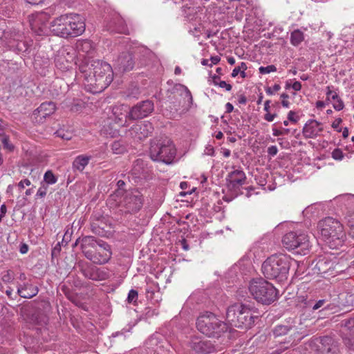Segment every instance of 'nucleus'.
<instances>
[{"label": "nucleus", "instance_id": "1", "mask_svg": "<svg viewBox=\"0 0 354 354\" xmlns=\"http://www.w3.org/2000/svg\"><path fill=\"white\" fill-rule=\"evenodd\" d=\"M80 71L83 74L86 84L93 92H101L107 88L113 79L111 65L95 59L81 64Z\"/></svg>", "mask_w": 354, "mask_h": 354}, {"label": "nucleus", "instance_id": "2", "mask_svg": "<svg viewBox=\"0 0 354 354\" xmlns=\"http://www.w3.org/2000/svg\"><path fill=\"white\" fill-rule=\"evenodd\" d=\"M49 28L56 36L64 38L77 37L85 31L84 19L75 13L62 15L50 21Z\"/></svg>", "mask_w": 354, "mask_h": 354}, {"label": "nucleus", "instance_id": "3", "mask_svg": "<svg viewBox=\"0 0 354 354\" xmlns=\"http://www.w3.org/2000/svg\"><path fill=\"white\" fill-rule=\"evenodd\" d=\"M81 249L85 257L95 264L107 263L112 255L108 243L92 236L82 238Z\"/></svg>", "mask_w": 354, "mask_h": 354}, {"label": "nucleus", "instance_id": "4", "mask_svg": "<svg viewBox=\"0 0 354 354\" xmlns=\"http://www.w3.org/2000/svg\"><path fill=\"white\" fill-rule=\"evenodd\" d=\"M292 259L286 254H272L262 263L261 270L266 279L283 281L287 279Z\"/></svg>", "mask_w": 354, "mask_h": 354}, {"label": "nucleus", "instance_id": "5", "mask_svg": "<svg viewBox=\"0 0 354 354\" xmlns=\"http://www.w3.org/2000/svg\"><path fill=\"white\" fill-rule=\"evenodd\" d=\"M254 308L242 303H235L230 306L226 310V320L236 328H249L254 323L257 316L254 315Z\"/></svg>", "mask_w": 354, "mask_h": 354}, {"label": "nucleus", "instance_id": "6", "mask_svg": "<svg viewBox=\"0 0 354 354\" xmlns=\"http://www.w3.org/2000/svg\"><path fill=\"white\" fill-rule=\"evenodd\" d=\"M176 155V149L172 140L161 138L151 140L149 156L153 161L162 162L167 165L173 162Z\"/></svg>", "mask_w": 354, "mask_h": 354}, {"label": "nucleus", "instance_id": "7", "mask_svg": "<svg viewBox=\"0 0 354 354\" xmlns=\"http://www.w3.org/2000/svg\"><path fill=\"white\" fill-rule=\"evenodd\" d=\"M196 328L203 334L212 337H220L228 330L227 324L220 320L214 314L206 313L196 320Z\"/></svg>", "mask_w": 354, "mask_h": 354}, {"label": "nucleus", "instance_id": "8", "mask_svg": "<svg viewBox=\"0 0 354 354\" xmlns=\"http://www.w3.org/2000/svg\"><path fill=\"white\" fill-rule=\"evenodd\" d=\"M317 228L322 236L335 246L342 245L345 240V233L343 225L337 220L332 217H326L317 224Z\"/></svg>", "mask_w": 354, "mask_h": 354}, {"label": "nucleus", "instance_id": "9", "mask_svg": "<svg viewBox=\"0 0 354 354\" xmlns=\"http://www.w3.org/2000/svg\"><path fill=\"white\" fill-rule=\"evenodd\" d=\"M248 289L253 298L263 304H270L277 298V289L263 279H252Z\"/></svg>", "mask_w": 354, "mask_h": 354}, {"label": "nucleus", "instance_id": "10", "mask_svg": "<svg viewBox=\"0 0 354 354\" xmlns=\"http://www.w3.org/2000/svg\"><path fill=\"white\" fill-rule=\"evenodd\" d=\"M118 194H112L108 198V203L111 205H118L124 208L126 213L133 214L138 212L143 205L142 194L138 190H134L127 192L123 197V199L119 202H116Z\"/></svg>", "mask_w": 354, "mask_h": 354}, {"label": "nucleus", "instance_id": "11", "mask_svg": "<svg viewBox=\"0 0 354 354\" xmlns=\"http://www.w3.org/2000/svg\"><path fill=\"white\" fill-rule=\"evenodd\" d=\"M283 246L288 250L297 249V253L306 254L310 248L307 234L301 232H290L282 239Z\"/></svg>", "mask_w": 354, "mask_h": 354}, {"label": "nucleus", "instance_id": "12", "mask_svg": "<svg viewBox=\"0 0 354 354\" xmlns=\"http://www.w3.org/2000/svg\"><path fill=\"white\" fill-rule=\"evenodd\" d=\"M75 58L76 52L73 47H62L55 54V66L62 71H69L75 64Z\"/></svg>", "mask_w": 354, "mask_h": 354}, {"label": "nucleus", "instance_id": "13", "mask_svg": "<svg viewBox=\"0 0 354 354\" xmlns=\"http://www.w3.org/2000/svg\"><path fill=\"white\" fill-rule=\"evenodd\" d=\"M153 110V102L151 100H146L138 102L132 106L125 117L132 120H140L149 116Z\"/></svg>", "mask_w": 354, "mask_h": 354}, {"label": "nucleus", "instance_id": "14", "mask_svg": "<svg viewBox=\"0 0 354 354\" xmlns=\"http://www.w3.org/2000/svg\"><path fill=\"white\" fill-rule=\"evenodd\" d=\"M49 15L47 12H35L28 16L30 26L33 32L38 35H44L48 32L47 22Z\"/></svg>", "mask_w": 354, "mask_h": 354}, {"label": "nucleus", "instance_id": "15", "mask_svg": "<svg viewBox=\"0 0 354 354\" xmlns=\"http://www.w3.org/2000/svg\"><path fill=\"white\" fill-rule=\"evenodd\" d=\"M226 181L227 188L237 196L239 194L240 187L245 183L246 176L241 169H236L227 174Z\"/></svg>", "mask_w": 354, "mask_h": 354}, {"label": "nucleus", "instance_id": "16", "mask_svg": "<svg viewBox=\"0 0 354 354\" xmlns=\"http://www.w3.org/2000/svg\"><path fill=\"white\" fill-rule=\"evenodd\" d=\"M190 348L198 354H209L215 351L214 344L201 337H193L189 342Z\"/></svg>", "mask_w": 354, "mask_h": 354}, {"label": "nucleus", "instance_id": "17", "mask_svg": "<svg viewBox=\"0 0 354 354\" xmlns=\"http://www.w3.org/2000/svg\"><path fill=\"white\" fill-rule=\"evenodd\" d=\"M153 131V125L151 122H143L134 124L129 129V135L131 138L142 140L149 136Z\"/></svg>", "mask_w": 354, "mask_h": 354}, {"label": "nucleus", "instance_id": "18", "mask_svg": "<svg viewBox=\"0 0 354 354\" xmlns=\"http://www.w3.org/2000/svg\"><path fill=\"white\" fill-rule=\"evenodd\" d=\"M79 266L82 274L87 279L93 281H102L106 279V272L87 263H80Z\"/></svg>", "mask_w": 354, "mask_h": 354}, {"label": "nucleus", "instance_id": "19", "mask_svg": "<svg viewBox=\"0 0 354 354\" xmlns=\"http://www.w3.org/2000/svg\"><path fill=\"white\" fill-rule=\"evenodd\" d=\"M324 127L322 122L315 120H308L304 124L302 133L306 138L314 139L323 131Z\"/></svg>", "mask_w": 354, "mask_h": 354}, {"label": "nucleus", "instance_id": "20", "mask_svg": "<svg viewBox=\"0 0 354 354\" xmlns=\"http://www.w3.org/2000/svg\"><path fill=\"white\" fill-rule=\"evenodd\" d=\"M114 66L122 73L132 70L135 66V62L131 53L125 52L120 54L115 60Z\"/></svg>", "mask_w": 354, "mask_h": 354}, {"label": "nucleus", "instance_id": "21", "mask_svg": "<svg viewBox=\"0 0 354 354\" xmlns=\"http://www.w3.org/2000/svg\"><path fill=\"white\" fill-rule=\"evenodd\" d=\"M17 294L24 299H31L39 292V288L34 285L32 280L26 283H17Z\"/></svg>", "mask_w": 354, "mask_h": 354}, {"label": "nucleus", "instance_id": "22", "mask_svg": "<svg viewBox=\"0 0 354 354\" xmlns=\"http://www.w3.org/2000/svg\"><path fill=\"white\" fill-rule=\"evenodd\" d=\"M344 344L351 350H354V319L345 320L342 324Z\"/></svg>", "mask_w": 354, "mask_h": 354}, {"label": "nucleus", "instance_id": "23", "mask_svg": "<svg viewBox=\"0 0 354 354\" xmlns=\"http://www.w3.org/2000/svg\"><path fill=\"white\" fill-rule=\"evenodd\" d=\"M319 350L322 354H338L339 346L337 342L331 337L324 336L320 339Z\"/></svg>", "mask_w": 354, "mask_h": 354}, {"label": "nucleus", "instance_id": "24", "mask_svg": "<svg viewBox=\"0 0 354 354\" xmlns=\"http://www.w3.org/2000/svg\"><path fill=\"white\" fill-rule=\"evenodd\" d=\"M55 109V104L53 102H45L34 111L33 115L37 120L41 122L42 119L53 114Z\"/></svg>", "mask_w": 354, "mask_h": 354}, {"label": "nucleus", "instance_id": "25", "mask_svg": "<svg viewBox=\"0 0 354 354\" xmlns=\"http://www.w3.org/2000/svg\"><path fill=\"white\" fill-rule=\"evenodd\" d=\"M107 29L111 32L124 34L127 32V29L124 25V21L118 15H115L113 20L109 22L107 25Z\"/></svg>", "mask_w": 354, "mask_h": 354}, {"label": "nucleus", "instance_id": "26", "mask_svg": "<svg viewBox=\"0 0 354 354\" xmlns=\"http://www.w3.org/2000/svg\"><path fill=\"white\" fill-rule=\"evenodd\" d=\"M91 156L85 154L77 156L73 160L72 167L73 171H82L88 165Z\"/></svg>", "mask_w": 354, "mask_h": 354}, {"label": "nucleus", "instance_id": "27", "mask_svg": "<svg viewBox=\"0 0 354 354\" xmlns=\"http://www.w3.org/2000/svg\"><path fill=\"white\" fill-rule=\"evenodd\" d=\"M333 263L330 261H328L326 259H322L318 261V262L315 265V269L317 270L319 274H332L331 270L334 268L333 267Z\"/></svg>", "mask_w": 354, "mask_h": 354}, {"label": "nucleus", "instance_id": "28", "mask_svg": "<svg viewBox=\"0 0 354 354\" xmlns=\"http://www.w3.org/2000/svg\"><path fill=\"white\" fill-rule=\"evenodd\" d=\"M295 326L292 325L279 324L272 329L274 337H279L286 335L290 330H295Z\"/></svg>", "mask_w": 354, "mask_h": 354}, {"label": "nucleus", "instance_id": "29", "mask_svg": "<svg viewBox=\"0 0 354 354\" xmlns=\"http://www.w3.org/2000/svg\"><path fill=\"white\" fill-rule=\"evenodd\" d=\"M337 200L346 209H352L354 206V195L353 194H344L339 196L337 197Z\"/></svg>", "mask_w": 354, "mask_h": 354}, {"label": "nucleus", "instance_id": "30", "mask_svg": "<svg viewBox=\"0 0 354 354\" xmlns=\"http://www.w3.org/2000/svg\"><path fill=\"white\" fill-rule=\"evenodd\" d=\"M304 39L303 32L299 30H295L291 32L290 35V42L291 44L297 46L299 45Z\"/></svg>", "mask_w": 354, "mask_h": 354}, {"label": "nucleus", "instance_id": "31", "mask_svg": "<svg viewBox=\"0 0 354 354\" xmlns=\"http://www.w3.org/2000/svg\"><path fill=\"white\" fill-rule=\"evenodd\" d=\"M12 47L17 53H27L30 48V44L26 41L19 40L15 41Z\"/></svg>", "mask_w": 354, "mask_h": 354}, {"label": "nucleus", "instance_id": "32", "mask_svg": "<svg viewBox=\"0 0 354 354\" xmlns=\"http://www.w3.org/2000/svg\"><path fill=\"white\" fill-rule=\"evenodd\" d=\"M174 89L180 93L181 95L188 99L189 103H192L193 98L190 91L188 88L183 84H177L174 86Z\"/></svg>", "mask_w": 354, "mask_h": 354}, {"label": "nucleus", "instance_id": "33", "mask_svg": "<svg viewBox=\"0 0 354 354\" xmlns=\"http://www.w3.org/2000/svg\"><path fill=\"white\" fill-rule=\"evenodd\" d=\"M57 181V177L53 174L51 170H48L44 175V179L41 181L45 183L46 185L55 184Z\"/></svg>", "mask_w": 354, "mask_h": 354}, {"label": "nucleus", "instance_id": "34", "mask_svg": "<svg viewBox=\"0 0 354 354\" xmlns=\"http://www.w3.org/2000/svg\"><path fill=\"white\" fill-rule=\"evenodd\" d=\"M183 15L188 20H192L194 18V15L196 13V10L194 8L184 6L182 7Z\"/></svg>", "mask_w": 354, "mask_h": 354}, {"label": "nucleus", "instance_id": "35", "mask_svg": "<svg viewBox=\"0 0 354 354\" xmlns=\"http://www.w3.org/2000/svg\"><path fill=\"white\" fill-rule=\"evenodd\" d=\"M77 48L80 52L88 53L92 49V45L89 41L84 40L77 43Z\"/></svg>", "mask_w": 354, "mask_h": 354}, {"label": "nucleus", "instance_id": "36", "mask_svg": "<svg viewBox=\"0 0 354 354\" xmlns=\"http://www.w3.org/2000/svg\"><path fill=\"white\" fill-rule=\"evenodd\" d=\"M111 149L114 153L120 154L125 151V147L120 141H115L111 145Z\"/></svg>", "mask_w": 354, "mask_h": 354}, {"label": "nucleus", "instance_id": "37", "mask_svg": "<svg viewBox=\"0 0 354 354\" xmlns=\"http://www.w3.org/2000/svg\"><path fill=\"white\" fill-rule=\"evenodd\" d=\"M1 142L3 144V148L7 149L8 151L12 152L15 149V146L12 145L10 141L9 136H6L4 138H2L1 140H0Z\"/></svg>", "mask_w": 354, "mask_h": 354}, {"label": "nucleus", "instance_id": "38", "mask_svg": "<svg viewBox=\"0 0 354 354\" xmlns=\"http://www.w3.org/2000/svg\"><path fill=\"white\" fill-rule=\"evenodd\" d=\"M259 71L260 74H268L272 72L277 71V67L274 65H268L267 66H260L259 68Z\"/></svg>", "mask_w": 354, "mask_h": 354}, {"label": "nucleus", "instance_id": "39", "mask_svg": "<svg viewBox=\"0 0 354 354\" xmlns=\"http://www.w3.org/2000/svg\"><path fill=\"white\" fill-rule=\"evenodd\" d=\"M48 186L45 183L41 182L40 187L38 189L36 196L38 198H44L46 196Z\"/></svg>", "mask_w": 354, "mask_h": 354}, {"label": "nucleus", "instance_id": "40", "mask_svg": "<svg viewBox=\"0 0 354 354\" xmlns=\"http://www.w3.org/2000/svg\"><path fill=\"white\" fill-rule=\"evenodd\" d=\"M1 279L5 283H12L14 280L13 272L8 270L2 274Z\"/></svg>", "mask_w": 354, "mask_h": 354}, {"label": "nucleus", "instance_id": "41", "mask_svg": "<svg viewBox=\"0 0 354 354\" xmlns=\"http://www.w3.org/2000/svg\"><path fill=\"white\" fill-rule=\"evenodd\" d=\"M138 297V291L133 289H131L129 293L127 298V301L129 304H132L136 302Z\"/></svg>", "mask_w": 354, "mask_h": 354}, {"label": "nucleus", "instance_id": "42", "mask_svg": "<svg viewBox=\"0 0 354 354\" xmlns=\"http://www.w3.org/2000/svg\"><path fill=\"white\" fill-rule=\"evenodd\" d=\"M248 67L245 62H241L238 66L235 67L232 73V77H235L242 71L247 70Z\"/></svg>", "mask_w": 354, "mask_h": 354}, {"label": "nucleus", "instance_id": "43", "mask_svg": "<svg viewBox=\"0 0 354 354\" xmlns=\"http://www.w3.org/2000/svg\"><path fill=\"white\" fill-rule=\"evenodd\" d=\"M55 134L56 135V136L61 138L62 139L66 140H69L72 138L71 133H68V132H64V131L62 130V129L57 130L55 133Z\"/></svg>", "mask_w": 354, "mask_h": 354}, {"label": "nucleus", "instance_id": "44", "mask_svg": "<svg viewBox=\"0 0 354 354\" xmlns=\"http://www.w3.org/2000/svg\"><path fill=\"white\" fill-rule=\"evenodd\" d=\"M332 158L336 160H342L344 158V153L340 149H335L332 152Z\"/></svg>", "mask_w": 354, "mask_h": 354}, {"label": "nucleus", "instance_id": "45", "mask_svg": "<svg viewBox=\"0 0 354 354\" xmlns=\"http://www.w3.org/2000/svg\"><path fill=\"white\" fill-rule=\"evenodd\" d=\"M339 97L338 94L336 92H333L330 90V86L327 87V91H326V99L328 101L335 100Z\"/></svg>", "mask_w": 354, "mask_h": 354}, {"label": "nucleus", "instance_id": "46", "mask_svg": "<svg viewBox=\"0 0 354 354\" xmlns=\"http://www.w3.org/2000/svg\"><path fill=\"white\" fill-rule=\"evenodd\" d=\"M142 165V161L140 160H137L134 162L133 168L132 169L133 174L135 175H138L140 173V170L142 169L141 165Z\"/></svg>", "mask_w": 354, "mask_h": 354}, {"label": "nucleus", "instance_id": "47", "mask_svg": "<svg viewBox=\"0 0 354 354\" xmlns=\"http://www.w3.org/2000/svg\"><path fill=\"white\" fill-rule=\"evenodd\" d=\"M334 101L335 102H334L333 106V108L336 111H341L344 109V102L339 97H338L337 100H335Z\"/></svg>", "mask_w": 354, "mask_h": 354}, {"label": "nucleus", "instance_id": "48", "mask_svg": "<svg viewBox=\"0 0 354 354\" xmlns=\"http://www.w3.org/2000/svg\"><path fill=\"white\" fill-rule=\"evenodd\" d=\"M281 89V86L279 84H274L272 87H267L266 88V92L268 95H273L275 92L279 91Z\"/></svg>", "mask_w": 354, "mask_h": 354}, {"label": "nucleus", "instance_id": "49", "mask_svg": "<svg viewBox=\"0 0 354 354\" xmlns=\"http://www.w3.org/2000/svg\"><path fill=\"white\" fill-rule=\"evenodd\" d=\"M157 313H156L155 310L151 309L150 308H146L143 313V316L145 317V318L148 319V318L153 317V315H155Z\"/></svg>", "mask_w": 354, "mask_h": 354}, {"label": "nucleus", "instance_id": "50", "mask_svg": "<svg viewBox=\"0 0 354 354\" xmlns=\"http://www.w3.org/2000/svg\"><path fill=\"white\" fill-rule=\"evenodd\" d=\"M30 185H31V182L30 181V180L25 178L18 183L17 187H18L19 191L21 192L22 189H24L25 186H29Z\"/></svg>", "mask_w": 354, "mask_h": 354}, {"label": "nucleus", "instance_id": "51", "mask_svg": "<svg viewBox=\"0 0 354 354\" xmlns=\"http://www.w3.org/2000/svg\"><path fill=\"white\" fill-rule=\"evenodd\" d=\"M295 115V112L290 111L288 113V120L292 123H297L299 120V117Z\"/></svg>", "mask_w": 354, "mask_h": 354}, {"label": "nucleus", "instance_id": "52", "mask_svg": "<svg viewBox=\"0 0 354 354\" xmlns=\"http://www.w3.org/2000/svg\"><path fill=\"white\" fill-rule=\"evenodd\" d=\"M281 98H282L281 104L285 108H289L290 106V102L287 100L288 98H289V95L287 93H282L281 95Z\"/></svg>", "mask_w": 354, "mask_h": 354}, {"label": "nucleus", "instance_id": "53", "mask_svg": "<svg viewBox=\"0 0 354 354\" xmlns=\"http://www.w3.org/2000/svg\"><path fill=\"white\" fill-rule=\"evenodd\" d=\"M345 220L346 221L348 225L354 229V214L345 216Z\"/></svg>", "mask_w": 354, "mask_h": 354}, {"label": "nucleus", "instance_id": "54", "mask_svg": "<svg viewBox=\"0 0 354 354\" xmlns=\"http://www.w3.org/2000/svg\"><path fill=\"white\" fill-rule=\"evenodd\" d=\"M326 303V300L325 299H320L317 301L315 302V304L312 306V309L313 310H317L318 309H319L320 308L323 307L324 305Z\"/></svg>", "mask_w": 354, "mask_h": 354}, {"label": "nucleus", "instance_id": "55", "mask_svg": "<svg viewBox=\"0 0 354 354\" xmlns=\"http://www.w3.org/2000/svg\"><path fill=\"white\" fill-rule=\"evenodd\" d=\"M278 152V149L276 146L272 145L268 148V153L271 156H274Z\"/></svg>", "mask_w": 354, "mask_h": 354}, {"label": "nucleus", "instance_id": "56", "mask_svg": "<svg viewBox=\"0 0 354 354\" xmlns=\"http://www.w3.org/2000/svg\"><path fill=\"white\" fill-rule=\"evenodd\" d=\"M218 86L225 88L227 91H230L232 89L231 84H227L225 81H219Z\"/></svg>", "mask_w": 354, "mask_h": 354}, {"label": "nucleus", "instance_id": "57", "mask_svg": "<svg viewBox=\"0 0 354 354\" xmlns=\"http://www.w3.org/2000/svg\"><path fill=\"white\" fill-rule=\"evenodd\" d=\"M19 281H17V283H26V281H32L31 279L28 278L26 274L24 272H21L19 277H18Z\"/></svg>", "mask_w": 354, "mask_h": 354}, {"label": "nucleus", "instance_id": "58", "mask_svg": "<svg viewBox=\"0 0 354 354\" xmlns=\"http://www.w3.org/2000/svg\"><path fill=\"white\" fill-rule=\"evenodd\" d=\"M6 294L8 297L9 299L15 300L17 297L16 295H13V289L10 287H8L6 290Z\"/></svg>", "mask_w": 354, "mask_h": 354}, {"label": "nucleus", "instance_id": "59", "mask_svg": "<svg viewBox=\"0 0 354 354\" xmlns=\"http://www.w3.org/2000/svg\"><path fill=\"white\" fill-rule=\"evenodd\" d=\"M277 117V114H271L269 112L266 113L264 115V119L268 122H272Z\"/></svg>", "mask_w": 354, "mask_h": 354}, {"label": "nucleus", "instance_id": "60", "mask_svg": "<svg viewBox=\"0 0 354 354\" xmlns=\"http://www.w3.org/2000/svg\"><path fill=\"white\" fill-rule=\"evenodd\" d=\"M158 338L155 336L151 337L147 341V344H149L151 346H158Z\"/></svg>", "mask_w": 354, "mask_h": 354}, {"label": "nucleus", "instance_id": "61", "mask_svg": "<svg viewBox=\"0 0 354 354\" xmlns=\"http://www.w3.org/2000/svg\"><path fill=\"white\" fill-rule=\"evenodd\" d=\"M342 122L341 118H337L332 124V127L335 129H337L338 131H341V129H338V127L341 122Z\"/></svg>", "mask_w": 354, "mask_h": 354}, {"label": "nucleus", "instance_id": "62", "mask_svg": "<svg viewBox=\"0 0 354 354\" xmlns=\"http://www.w3.org/2000/svg\"><path fill=\"white\" fill-rule=\"evenodd\" d=\"M292 88L296 91H299L301 90V84L298 81H295L292 84Z\"/></svg>", "mask_w": 354, "mask_h": 354}, {"label": "nucleus", "instance_id": "63", "mask_svg": "<svg viewBox=\"0 0 354 354\" xmlns=\"http://www.w3.org/2000/svg\"><path fill=\"white\" fill-rule=\"evenodd\" d=\"M238 102L241 104H245L247 102V98L244 95L241 94L238 96Z\"/></svg>", "mask_w": 354, "mask_h": 354}, {"label": "nucleus", "instance_id": "64", "mask_svg": "<svg viewBox=\"0 0 354 354\" xmlns=\"http://www.w3.org/2000/svg\"><path fill=\"white\" fill-rule=\"evenodd\" d=\"M19 251L21 254H26L28 251V245L26 243H23L20 246Z\"/></svg>", "mask_w": 354, "mask_h": 354}]
</instances>
